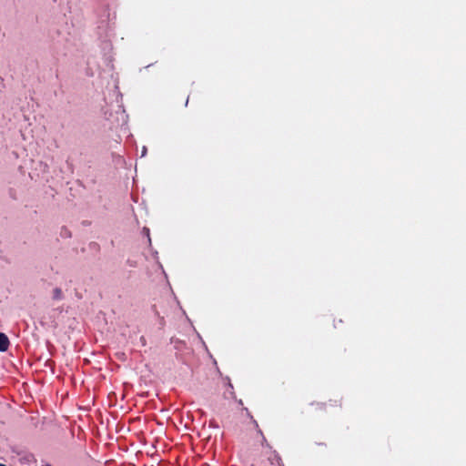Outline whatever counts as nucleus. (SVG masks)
Returning a JSON list of instances; mask_svg holds the SVG:
<instances>
[{"label":"nucleus","mask_w":466,"mask_h":466,"mask_svg":"<svg viewBox=\"0 0 466 466\" xmlns=\"http://www.w3.org/2000/svg\"><path fill=\"white\" fill-rule=\"evenodd\" d=\"M246 413H247V416L250 418L251 420V422L254 426V428L256 429L257 432L259 434V436L261 437V444L263 446H266V447H268V448H271L270 445L268 444L266 437L264 436V433L263 431H261V429L259 428V425L258 423V421L254 419V417L252 416V414L250 413V411L248 410V408H244Z\"/></svg>","instance_id":"obj_1"},{"label":"nucleus","mask_w":466,"mask_h":466,"mask_svg":"<svg viewBox=\"0 0 466 466\" xmlns=\"http://www.w3.org/2000/svg\"><path fill=\"white\" fill-rule=\"evenodd\" d=\"M9 347V339L8 337L4 334L0 333V351L4 352L8 350Z\"/></svg>","instance_id":"obj_2"},{"label":"nucleus","mask_w":466,"mask_h":466,"mask_svg":"<svg viewBox=\"0 0 466 466\" xmlns=\"http://www.w3.org/2000/svg\"><path fill=\"white\" fill-rule=\"evenodd\" d=\"M271 464L277 463L279 466H284L280 456L274 451L272 454L268 457Z\"/></svg>","instance_id":"obj_3"},{"label":"nucleus","mask_w":466,"mask_h":466,"mask_svg":"<svg viewBox=\"0 0 466 466\" xmlns=\"http://www.w3.org/2000/svg\"><path fill=\"white\" fill-rule=\"evenodd\" d=\"M62 290L59 288H56L53 291V298L56 300H60L62 299Z\"/></svg>","instance_id":"obj_4"},{"label":"nucleus","mask_w":466,"mask_h":466,"mask_svg":"<svg viewBox=\"0 0 466 466\" xmlns=\"http://www.w3.org/2000/svg\"><path fill=\"white\" fill-rule=\"evenodd\" d=\"M327 403H316L317 409L322 410L326 407Z\"/></svg>","instance_id":"obj_5"},{"label":"nucleus","mask_w":466,"mask_h":466,"mask_svg":"<svg viewBox=\"0 0 466 466\" xmlns=\"http://www.w3.org/2000/svg\"><path fill=\"white\" fill-rule=\"evenodd\" d=\"M144 230H146V231H147V233L148 234V232H149V229H148V228H144Z\"/></svg>","instance_id":"obj_6"},{"label":"nucleus","mask_w":466,"mask_h":466,"mask_svg":"<svg viewBox=\"0 0 466 466\" xmlns=\"http://www.w3.org/2000/svg\"><path fill=\"white\" fill-rule=\"evenodd\" d=\"M0 466H6V465H5V464H3V463H0Z\"/></svg>","instance_id":"obj_7"}]
</instances>
